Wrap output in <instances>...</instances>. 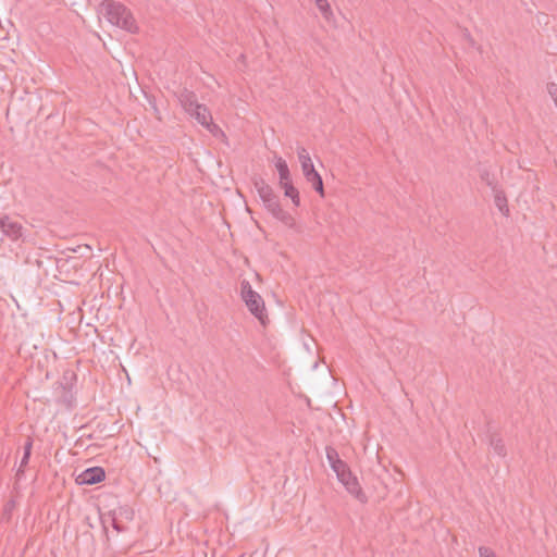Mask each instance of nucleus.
I'll return each instance as SVG.
<instances>
[{
  "mask_svg": "<svg viewBox=\"0 0 557 557\" xmlns=\"http://www.w3.org/2000/svg\"><path fill=\"white\" fill-rule=\"evenodd\" d=\"M253 186L263 203L265 210L285 226L293 228L296 225L294 216L281 206L280 197L273 188L261 177L253 181Z\"/></svg>",
  "mask_w": 557,
  "mask_h": 557,
  "instance_id": "f257e3e1",
  "label": "nucleus"
},
{
  "mask_svg": "<svg viewBox=\"0 0 557 557\" xmlns=\"http://www.w3.org/2000/svg\"><path fill=\"white\" fill-rule=\"evenodd\" d=\"M99 12L112 24L129 33H136L138 26L131 12L123 3L104 0L99 5Z\"/></svg>",
  "mask_w": 557,
  "mask_h": 557,
  "instance_id": "f03ea898",
  "label": "nucleus"
},
{
  "mask_svg": "<svg viewBox=\"0 0 557 557\" xmlns=\"http://www.w3.org/2000/svg\"><path fill=\"white\" fill-rule=\"evenodd\" d=\"M299 162L305 178L312 185V188L321 196L324 197V185L321 175L315 171L312 160L306 148L299 147L297 149Z\"/></svg>",
  "mask_w": 557,
  "mask_h": 557,
  "instance_id": "7ed1b4c3",
  "label": "nucleus"
},
{
  "mask_svg": "<svg viewBox=\"0 0 557 557\" xmlns=\"http://www.w3.org/2000/svg\"><path fill=\"white\" fill-rule=\"evenodd\" d=\"M188 114L214 136H216L218 133H222L221 128L213 123L212 115L205 104H199Z\"/></svg>",
  "mask_w": 557,
  "mask_h": 557,
  "instance_id": "20e7f679",
  "label": "nucleus"
},
{
  "mask_svg": "<svg viewBox=\"0 0 557 557\" xmlns=\"http://www.w3.org/2000/svg\"><path fill=\"white\" fill-rule=\"evenodd\" d=\"M337 479L341 483L346 487L347 492L355 496L360 502L364 503L367 497L362 492V488L357 480V478L351 473L350 469L347 468L343 475H338Z\"/></svg>",
  "mask_w": 557,
  "mask_h": 557,
  "instance_id": "39448f33",
  "label": "nucleus"
},
{
  "mask_svg": "<svg viewBox=\"0 0 557 557\" xmlns=\"http://www.w3.org/2000/svg\"><path fill=\"white\" fill-rule=\"evenodd\" d=\"M248 308V310L253 314L262 325H267L268 314L265 311V306L262 297L256 293L253 295H249L247 298L243 299Z\"/></svg>",
  "mask_w": 557,
  "mask_h": 557,
  "instance_id": "423d86ee",
  "label": "nucleus"
},
{
  "mask_svg": "<svg viewBox=\"0 0 557 557\" xmlns=\"http://www.w3.org/2000/svg\"><path fill=\"white\" fill-rule=\"evenodd\" d=\"M106 479V471L101 467H91L84 470L77 478L76 482L81 485H94Z\"/></svg>",
  "mask_w": 557,
  "mask_h": 557,
  "instance_id": "0eeeda50",
  "label": "nucleus"
},
{
  "mask_svg": "<svg viewBox=\"0 0 557 557\" xmlns=\"http://www.w3.org/2000/svg\"><path fill=\"white\" fill-rule=\"evenodd\" d=\"M0 230L11 240H17L23 236V225L12 221L8 215L0 216Z\"/></svg>",
  "mask_w": 557,
  "mask_h": 557,
  "instance_id": "6e6552de",
  "label": "nucleus"
},
{
  "mask_svg": "<svg viewBox=\"0 0 557 557\" xmlns=\"http://www.w3.org/2000/svg\"><path fill=\"white\" fill-rule=\"evenodd\" d=\"M325 453H326V459H327L332 470L336 473V476H338L341 474L343 475V472H345V470L347 468H349L348 465L339 458V455L334 447L326 446Z\"/></svg>",
  "mask_w": 557,
  "mask_h": 557,
  "instance_id": "1a4fd4ad",
  "label": "nucleus"
},
{
  "mask_svg": "<svg viewBox=\"0 0 557 557\" xmlns=\"http://www.w3.org/2000/svg\"><path fill=\"white\" fill-rule=\"evenodd\" d=\"M176 96L186 113H191L200 104L197 101L196 94L187 88H183Z\"/></svg>",
  "mask_w": 557,
  "mask_h": 557,
  "instance_id": "9d476101",
  "label": "nucleus"
},
{
  "mask_svg": "<svg viewBox=\"0 0 557 557\" xmlns=\"http://www.w3.org/2000/svg\"><path fill=\"white\" fill-rule=\"evenodd\" d=\"M275 168L278 172V177H280L278 185L292 182V175H290L289 168L283 158H281V157L276 158Z\"/></svg>",
  "mask_w": 557,
  "mask_h": 557,
  "instance_id": "9b49d317",
  "label": "nucleus"
},
{
  "mask_svg": "<svg viewBox=\"0 0 557 557\" xmlns=\"http://www.w3.org/2000/svg\"><path fill=\"white\" fill-rule=\"evenodd\" d=\"M494 193V202L495 206L498 208V210L505 215H509V208H508V201L506 194L503 189H499L496 187L495 189H492Z\"/></svg>",
  "mask_w": 557,
  "mask_h": 557,
  "instance_id": "f8f14e48",
  "label": "nucleus"
},
{
  "mask_svg": "<svg viewBox=\"0 0 557 557\" xmlns=\"http://www.w3.org/2000/svg\"><path fill=\"white\" fill-rule=\"evenodd\" d=\"M280 187L284 190V196L289 198L295 207L300 206L299 190L293 185V181L282 184Z\"/></svg>",
  "mask_w": 557,
  "mask_h": 557,
  "instance_id": "ddd939ff",
  "label": "nucleus"
},
{
  "mask_svg": "<svg viewBox=\"0 0 557 557\" xmlns=\"http://www.w3.org/2000/svg\"><path fill=\"white\" fill-rule=\"evenodd\" d=\"M315 5L318 7L320 13L323 18L329 23L333 24L335 22L334 14L332 12L331 5L327 0H313Z\"/></svg>",
  "mask_w": 557,
  "mask_h": 557,
  "instance_id": "4468645a",
  "label": "nucleus"
},
{
  "mask_svg": "<svg viewBox=\"0 0 557 557\" xmlns=\"http://www.w3.org/2000/svg\"><path fill=\"white\" fill-rule=\"evenodd\" d=\"M32 448H33V438L32 437H27L26 438V442L23 446V449H24V454H23V457H22V460H21V463H20V468L17 470V473L16 475H21L24 473V467L27 466L28 461H29V458H30V455H32Z\"/></svg>",
  "mask_w": 557,
  "mask_h": 557,
  "instance_id": "2eb2a0df",
  "label": "nucleus"
},
{
  "mask_svg": "<svg viewBox=\"0 0 557 557\" xmlns=\"http://www.w3.org/2000/svg\"><path fill=\"white\" fill-rule=\"evenodd\" d=\"M490 445L493 448L494 453L500 457H505L507 454L505 444L497 434L490 435Z\"/></svg>",
  "mask_w": 557,
  "mask_h": 557,
  "instance_id": "dca6fc26",
  "label": "nucleus"
},
{
  "mask_svg": "<svg viewBox=\"0 0 557 557\" xmlns=\"http://www.w3.org/2000/svg\"><path fill=\"white\" fill-rule=\"evenodd\" d=\"M480 178L492 189H495L497 187V180H496L495 175L487 168H482L480 170Z\"/></svg>",
  "mask_w": 557,
  "mask_h": 557,
  "instance_id": "f3484780",
  "label": "nucleus"
},
{
  "mask_svg": "<svg viewBox=\"0 0 557 557\" xmlns=\"http://www.w3.org/2000/svg\"><path fill=\"white\" fill-rule=\"evenodd\" d=\"M15 500L14 499H10L8 500L4 505H3V508H2V511H1V518L2 519H5V520H9L11 518V515H12V511L13 509L15 508Z\"/></svg>",
  "mask_w": 557,
  "mask_h": 557,
  "instance_id": "a211bd4d",
  "label": "nucleus"
},
{
  "mask_svg": "<svg viewBox=\"0 0 557 557\" xmlns=\"http://www.w3.org/2000/svg\"><path fill=\"white\" fill-rule=\"evenodd\" d=\"M257 292H255L250 285V283L246 280L242 281L240 283V294H242V298L245 299L247 298L249 295H253L256 294Z\"/></svg>",
  "mask_w": 557,
  "mask_h": 557,
  "instance_id": "6ab92c4d",
  "label": "nucleus"
},
{
  "mask_svg": "<svg viewBox=\"0 0 557 557\" xmlns=\"http://www.w3.org/2000/svg\"><path fill=\"white\" fill-rule=\"evenodd\" d=\"M547 91L552 99L554 100L555 104L557 106V84L556 83H548L547 84Z\"/></svg>",
  "mask_w": 557,
  "mask_h": 557,
  "instance_id": "aec40b11",
  "label": "nucleus"
},
{
  "mask_svg": "<svg viewBox=\"0 0 557 557\" xmlns=\"http://www.w3.org/2000/svg\"><path fill=\"white\" fill-rule=\"evenodd\" d=\"M479 555H480V557H496L493 549H491L490 547H486V546L479 547Z\"/></svg>",
  "mask_w": 557,
  "mask_h": 557,
  "instance_id": "412c9836",
  "label": "nucleus"
},
{
  "mask_svg": "<svg viewBox=\"0 0 557 557\" xmlns=\"http://www.w3.org/2000/svg\"><path fill=\"white\" fill-rule=\"evenodd\" d=\"M112 527L117 531L122 532L124 529L123 527L116 521L115 518L112 519Z\"/></svg>",
  "mask_w": 557,
  "mask_h": 557,
  "instance_id": "4be33fe9",
  "label": "nucleus"
}]
</instances>
